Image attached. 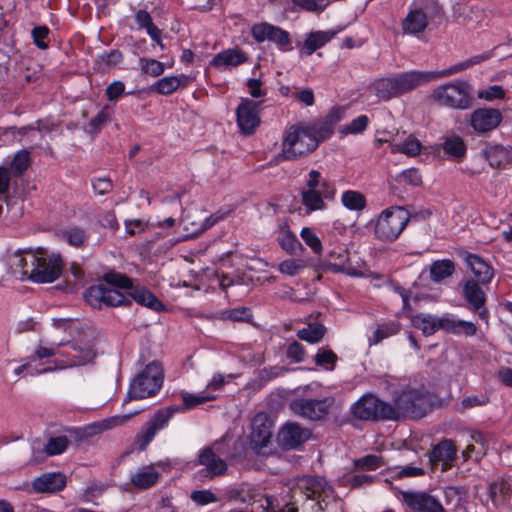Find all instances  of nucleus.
<instances>
[{"mask_svg":"<svg viewBox=\"0 0 512 512\" xmlns=\"http://www.w3.org/2000/svg\"><path fill=\"white\" fill-rule=\"evenodd\" d=\"M447 320V315L436 317L431 314L420 313L412 317L413 327L422 331L423 335H433L437 330H442V323Z\"/></svg>","mask_w":512,"mask_h":512,"instance_id":"obj_29","label":"nucleus"},{"mask_svg":"<svg viewBox=\"0 0 512 512\" xmlns=\"http://www.w3.org/2000/svg\"><path fill=\"white\" fill-rule=\"evenodd\" d=\"M278 242L283 250L291 255H297L302 251L303 247L296 235L290 230H286L278 239Z\"/></svg>","mask_w":512,"mask_h":512,"instance_id":"obj_44","label":"nucleus"},{"mask_svg":"<svg viewBox=\"0 0 512 512\" xmlns=\"http://www.w3.org/2000/svg\"><path fill=\"white\" fill-rule=\"evenodd\" d=\"M98 61L104 63L107 67H115L120 64L124 56L122 52L118 49H113L109 52H105L98 56Z\"/></svg>","mask_w":512,"mask_h":512,"instance_id":"obj_60","label":"nucleus"},{"mask_svg":"<svg viewBox=\"0 0 512 512\" xmlns=\"http://www.w3.org/2000/svg\"><path fill=\"white\" fill-rule=\"evenodd\" d=\"M63 270L59 254H49L45 248H34V282L51 283L57 280Z\"/></svg>","mask_w":512,"mask_h":512,"instance_id":"obj_12","label":"nucleus"},{"mask_svg":"<svg viewBox=\"0 0 512 512\" xmlns=\"http://www.w3.org/2000/svg\"><path fill=\"white\" fill-rule=\"evenodd\" d=\"M300 236L315 254L322 252V243L312 228L304 227L300 232Z\"/></svg>","mask_w":512,"mask_h":512,"instance_id":"obj_52","label":"nucleus"},{"mask_svg":"<svg viewBox=\"0 0 512 512\" xmlns=\"http://www.w3.org/2000/svg\"><path fill=\"white\" fill-rule=\"evenodd\" d=\"M457 458V448L451 439H443L432 447L429 452V463L432 470L441 463V470L448 471Z\"/></svg>","mask_w":512,"mask_h":512,"instance_id":"obj_21","label":"nucleus"},{"mask_svg":"<svg viewBox=\"0 0 512 512\" xmlns=\"http://www.w3.org/2000/svg\"><path fill=\"white\" fill-rule=\"evenodd\" d=\"M129 296L138 304L160 312L165 310L164 304L148 289L135 288L130 289Z\"/></svg>","mask_w":512,"mask_h":512,"instance_id":"obj_33","label":"nucleus"},{"mask_svg":"<svg viewBox=\"0 0 512 512\" xmlns=\"http://www.w3.org/2000/svg\"><path fill=\"white\" fill-rule=\"evenodd\" d=\"M263 101H255L250 98H241L236 109V122L244 135H252L261 123L259 113Z\"/></svg>","mask_w":512,"mask_h":512,"instance_id":"obj_17","label":"nucleus"},{"mask_svg":"<svg viewBox=\"0 0 512 512\" xmlns=\"http://www.w3.org/2000/svg\"><path fill=\"white\" fill-rule=\"evenodd\" d=\"M279 441L286 449H296L311 437V430L296 422L287 423L279 432Z\"/></svg>","mask_w":512,"mask_h":512,"instance_id":"obj_22","label":"nucleus"},{"mask_svg":"<svg viewBox=\"0 0 512 512\" xmlns=\"http://www.w3.org/2000/svg\"><path fill=\"white\" fill-rule=\"evenodd\" d=\"M61 358H57L44 364L34 365V373L43 374L57 369L82 366L91 362L95 358V352L89 345H79L76 343H62L60 348Z\"/></svg>","mask_w":512,"mask_h":512,"instance_id":"obj_8","label":"nucleus"},{"mask_svg":"<svg viewBox=\"0 0 512 512\" xmlns=\"http://www.w3.org/2000/svg\"><path fill=\"white\" fill-rule=\"evenodd\" d=\"M374 477L367 474H357L345 478V485L350 486L352 489L359 488L363 485L371 484Z\"/></svg>","mask_w":512,"mask_h":512,"instance_id":"obj_64","label":"nucleus"},{"mask_svg":"<svg viewBox=\"0 0 512 512\" xmlns=\"http://www.w3.org/2000/svg\"><path fill=\"white\" fill-rule=\"evenodd\" d=\"M342 204L349 210L362 211L367 205L366 197L359 191L347 190L342 194Z\"/></svg>","mask_w":512,"mask_h":512,"instance_id":"obj_40","label":"nucleus"},{"mask_svg":"<svg viewBox=\"0 0 512 512\" xmlns=\"http://www.w3.org/2000/svg\"><path fill=\"white\" fill-rule=\"evenodd\" d=\"M392 408L396 420L421 419L432 409L430 395L423 389L406 388L394 396Z\"/></svg>","mask_w":512,"mask_h":512,"instance_id":"obj_4","label":"nucleus"},{"mask_svg":"<svg viewBox=\"0 0 512 512\" xmlns=\"http://www.w3.org/2000/svg\"><path fill=\"white\" fill-rule=\"evenodd\" d=\"M350 413L354 418L362 421L396 420L392 404L372 393H366L360 397L351 406Z\"/></svg>","mask_w":512,"mask_h":512,"instance_id":"obj_10","label":"nucleus"},{"mask_svg":"<svg viewBox=\"0 0 512 512\" xmlns=\"http://www.w3.org/2000/svg\"><path fill=\"white\" fill-rule=\"evenodd\" d=\"M31 165V154L28 149L18 151L8 167L12 179L20 178Z\"/></svg>","mask_w":512,"mask_h":512,"instance_id":"obj_36","label":"nucleus"},{"mask_svg":"<svg viewBox=\"0 0 512 512\" xmlns=\"http://www.w3.org/2000/svg\"><path fill=\"white\" fill-rule=\"evenodd\" d=\"M221 318L229 319L234 322H249L252 318V313L250 308L239 307L223 311L221 313Z\"/></svg>","mask_w":512,"mask_h":512,"instance_id":"obj_50","label":"nucleus"},{"mask_svg":"<svg viewBox=\"0 0 512 512\" xmlns=\"http://www.w3.org/2000/svg\"><path fill=\"white\" fill-rule=\"evenodd\" d=\"M335 398L327 396L322 399L295 398L290 404V410L301 418L310 421L324 420L330 413Z\"/></svg>","mask_w":512,"mask_h":512,"instance_id":"obj_13","label":"nucleus"},{"mask_svg":"<svg viewBox=\"0 0 512 512\" xmlns=\"http://www.w3.org/2000/svg\"><path fill=\"white\" fill-rule=\"evenodd\" d=\"M190 498L198 505H207L218 501L216 495L210 490H195Z\"/></svg>","mask_w":512,"mask_h":512,"instance_id":"obj_62","label":"nucleus"},{"mask_svg":"<svg viewBox=\"0 0 512 512\" xmlns=\"http://www.w3.org/2000/svg\"><path fill=\"white\" fill-rule=\"evenodd\" d=\"M409 212L400 206L385 209L375 225V236L382 242H394L409 222Z\"/></svg>","mask_w":512,"mask_h":512,"instance_id":"obj_11","label":"nucleus"},{"mask_svg":"<svg viewBox=\"0 0 512 512\" xmlns=\"http://www.w3.org/2000/svg\"><path fill=\"white\" fill-rule=\"evenodd\" d=\"M472 86L463 80L447 83L434 89L432 98L440 105L465 110L473 105Z\"/></svg>","mask_w":512,"mask_h":512,"instance_id":"obj_9","label":"nucleus"},{"mask_svg":"<svg viewBox=\"0 0 512 512\" xmlns=\"http://www.w3.org/2000/svg\"><path fill=\"white\" fill-rule=\"evenodd\" d=\"M436 76L432 71L402 72L376 79L372 83V89L380 100L389 101L434 81Z\"/></svg>","mask_w":512,"mask_h":512,"instance_id":"obj_3","label":"nucleus"},{"mask_svg":"<svg viewBox=\"0 0 512 512\" xmlns=\"http://www.w3.org/2000/svg\"><path fill=\"white\" fill-rule=\"evenodd\" d=\"M272 423L267 414L258 413L252 420L251 442L255 447L263 448L272 437Z\"/></svg>","mask_w":512,"mask_h":512,"instance_id":"obj_23","label":"nucleus"},{"mask_svg":"<svg viewBox=\"0 0 512 512\" xmlns=\"http://www.w3.org/2000/svg\"><path fill=\"white\" fill-rule=\"evenodd\" d=\"M70 444V440L65 435L51 436L44 445L43 452L47 456H56L64 453Z\"/></svg>","mask_w":512,"mask_h":512,"instance_id":"obj_41","label":"nucleus"},{"mask_svg":"<svg viewBox=\"0 0 512 512\" xmlns=\"http://www.w3.org/2000/svg\"><path fill=\"white\" fill-rule=\"evenodd\" d=\"M368 123V117L366 115H360L354 120H352L350 124L341 127L339 132L342 135L362 133L363 131L366 130Z\"/></svg>","mask_w":512,"mask_h":512,"instance_id":"obj_51","label":"nucleus"},{"mask_svg":"<svg viewBox=\"0 0 512 512\" xmlns=\"http://www.w3.org/2000/svg\"><path fill=\"white\" fill-rule=\"evenodd\" d=\"M181 411H183V408L177 405H171L157 410L151 419L146 422L141 432L137 434L135 438V445H137V449L139 451H144L154 439L157 432L168 425L169 420L175 413Z\"/></svg>","mask_w":512,"mask_h":512,"instance_id":"obj_14","label":"nucleus"},{"mask_svg":"<svg viewBox=\"0 0 512 512\" xmlns=\"http://www.w3.org/2000/svg\"><path fill=\"white\" fill-rule=\"evenodd\" d=\"M67 484L65 474L61 472H47L34 479V492L57 493Z\"/></svg>","mask_w":512,"mask_h":512,"instance_id":"obj_25","label":"nucleus"},{"mask_svg":"<svg viewBox=\"0 0 512 512\" xmlns=\"http://www.w3.org/2000/svg\"><path fill=\"white\" fill-rule=\"evenodd\" d=\"M104 283L92 285L87 288L83 297L88 305L94 309L103 307L130 306L132 300L118 289L130 290L133 288L132 280L118 272H108L103 276Z\"/></svg>","mask_w":512,"mask_h":512,"instance_id":"obj_2","label":"nucleus"},{"mask_svg":"<svg viewBox=\"0 0 512 512\" xmlns=\"http://www.w3.org/2000/svg\"><path fill=\"white\" fill-rule=\"evenodd\" d=\"M52 39L53 34L47 26H34V46L41 50H46L49 48Z\"/></svg>","mask_w":512,"mask_h":512,"instance_id":"obj_47","label":"nucleus"},{"mask_svg":"<svg viewBox=\"0 0 512 512\" xmlns=\"http://www.w3.org/2000/svg\"><path fill=\"white\" fill-rule=\"evenodd\" d=\"M292 2L309 12H322L328 5L326 0H292Z\"/></svg>","mask_w":512,"mask_h":512,"instance_id":"obj_59","label":"nucleus"},{"mask_svg":"<svg viewBox=\"0 0 512 512\" xmlns=\"http://www.w3.org/2000/svg\"><path fill=\"white\" fill-rule=\"evenodd\" d=\"M326 334V327L318 322L309 323L306 328L300 329L297 331V337L300 340L309 342V343H318L320 342Z\"/></svg>","mask_w":512,"mask_h":512,"instance_id":"obj_38","label":"nucleus"},{"mask_svg":"<svg viewBox=\"0 0 512 512\" xmlns=\"http://www.w3.org/2000/svg\"><path fill=\"white\" fill-rule=\"evenodd\" d=\"M63 238L74 247H82L87 239V233L80 227H70L63 232Z\"/></svg>","mask_w":512,"mask_h":512,"instance_id":"obj_48","label":"nucleus"},{"mask_svg":"<svg viewBox=\"0 0 512 512\" xmlns=\"http://www.w3.org/2000/svg\"><path fill=\"white\" fill-rule=\"evenodd\" d=\"M401 495L412 512H446L440 501L426 491H401Z\"/></svg>","mask_w":512,"mask_h":512,"instance_id":"obj_19","label":"nucleus"},{"mask_svg":"<svg viewBox=\"0 0 512 512\" xmlns=\"http://www.w3.org/2000/svg\"><path fill=\"white\" fill-rule=\"evenodd\" d=\"M483 156L491 167L505 169L512 163V147L500 144L487 145L483 150Z\"/></svg>","mask_w":512,"mask_h":512,"instance_id":"obj_26","label":"nucleus"},{"mask_svg":"<svg viewBox=\"0 0 512 512\" xmlns=\"http://www.w3.org/2000/svg\"><path fill=\"white\" fill-rule=\"evenodd\" d=\"M443 14L444 10L437 0H420L410 7L401 22L403 34L418 36L430 23L441 20Z\"/></svg>","mask_w":512,"mask_h":512,"instance_id":"obj_6","label":"nucleus"},{"mask_svg":"<svg viewBox=\"0 0 512 512\" xmlns=\"http://www.w3.org/2000/svg\"><path fill=\"white\" fill-rule=\"evenodd\" d=\"M384 464V458L374 454H369L354 460V467L358 470L374 471Z\"/></svg>","mask_w":512,"mask_h":512,"instance_id":"obj_45","label":"nucleus"},{"mask_svg":"<svg viewBox=\"0 0 512 512\" xmlns=\"http://www.w3.org/2000/svg\"><path fill=\"white\" fill-rule=\"evenodd\" d=\"M141 72L158 77L164 72V64L156 59L142 57L139 59Z\"/></svg>","mask_w":512,"mask_h":512,"instance_id":"obj_49","label":"nucleus"},{"mask_svg":"<svg viewBox=\"0 0 512 512\" xmlns=\"http://www.w3.org/2000/svg\"><path fill=\"white\" fill-rule=\"evenodd\" d=\"M328 268L334 273L344 272L345 263L348 261V252L342 247H337L328 253Z\"/></svg>","mask_w":512,"mask_h":512,"instance_id":"obj_43","label":"nucleus"},{"mask_svg":"<svg viewBox=\"0 0 512 512\" xmlns=\"http://www.w3.org/2000/svg\"><path fill=\"white\" fill-rule=\"evenodd\" d=\"M343 114L344 110L336 106L322 118L289 126L284 132L278 158L297 161L308 157L317 150L320 143L333 135L335 126L341 121Z\"/></svg>","mask_w":512,"mask_h":512,"instance_id":"obj_1","label":"nucleus"},{"mask_svg":"<svg viewBox=\"0 0 512 512\" xmlns=\"http://www.w3.org/2000/svg\"><path fill=\"white\" fill-rule=\"evenodd\" d=\"M182 398H183V402H184V407H182L183 411L185 409H191V408L196 407L197 405L203 404L208 401H213L216 399V397L213 395L199 396V395H194V394H189V393H183Z\"/></svg>","mask_w":512,"mask_h":512,"instance_id":"obj_58","label":"nucleus"},{"mask_svg":"<svg viewBox=\"0 0 512 512\" xmlns=\"http://www.w3.org/2000/svg\"><path fill=\"white\" fill-rule=\"evenodd\" d=\"M489 403V397L486 394H479L473 396L464 397L458 407V411L463 413L464 411L478 407L484 406Z\"/></svg>","mask_w":512,"mask_h":512,"instance_id":"obj_53","label":"nucleus"},{"mask_svg":"<svg viewBox=\"0 0 512 512\" xmlns=\"http://www.w3.org/2000/svg\"><path fill=\"white\" fill-rule=\"evenodd\" d=\"M163 379L164 372L161 362L156 360L150 362L131 380L123 404L156 395L163 385Z\"/></svg>","mask_w":512,"mask_h":512,"instance_id":"obj_5","label":"nucleus"},{"mask_svg":"<svg viewBox=\"0 0 512 512\" xmlns=\"http://www.w3.org/2000/svg\"><path fill=\"white\" fill-rule=\"evenodd\" d=\"M399 183L419 186L422 183L421 175L416 168H410L401 172L395 179Z\"/></svg>","mask_w":512,"mask_h":512,"instance_id":"obj_54","label":"nucleus"},{"mask_svg":"<svg viewBox=\"0 0 512 512\" xmlns=\"http://www.w3.org/2000/svg\"><path fill=\"white\" fill-rule=\"evenodd\" d=\"M441 325L443 331L454 335L474 336L478 330L473 322L456 319L450 315H447V320Z\"/></svg>","mask_w":512,"mask_h":512,"instance_id":"obj_32","label":"nucleus"},{"mask_svg":"<svg viewBox=\"0 0 512 512\" xmlns=\"http://www.w3.org/2000/svg\"><path fill=\"white\" fill-rule=\"evenodd\" d=\"M398 151L408 156H417L421 152V143L418 139L410 136L400 145Z\"/></svg>","mask_w":512,"mask_h":512,"instance_id":"obj_61","label":"nucleus"},{"mask_svg":"<svg viewBox=\"0 0 512 512\" xmlns=\"http://www.w3.org/2000/svg\"><path fill=\"white\" fill-rule=\"evenodd\" d=\"M247 55L239 49H227L213 57L210 65L215 68L236 67L247 61Z\"/></svg>","mask_w":512,"mask_h":512,"instance_id":"obj_28","label":"nucleus"},{"mask_svg":"<svg viewBox=\"0 0 512 512\" xmlns=\"http://www.w3.org/2000/svg\"><path fill=\"white\" fill-rule=\"evenodd\" d=\"M160 474L154 469L149 471L138 472L131 476V483L140 489H148L154 486L159 479Z\"/></svg>","mask_w":512,"mask_h":512,"instance_id":"obj_42","label":"nucleus"},{"mask_svg":"<svg viewBox=\"0 0 512 512\" xmlns=\"http://www.w3.org/2000/svg\"><path fill=\"white\" fill-rule=\"evenodd\" d=\"M187 83V77L181 76H168L159 79L151 87V91H155L161 95H169L175 92L179 87L185 86Z\"/></svg>","mask_w":512,"mask_h":512,"instance_id":"obj_35","label":"nucleus"},{"mask_svg":"<svg viewBox=\"0 0 512 512\" xmlns=\"http://www.w3.org/2000/svg\"><path fill=\"white\" fill-rule=\"evenodd\" d=\"M444 153L456 161H461L466 156L467 146L459 135H450L444 138L441 144Z\"/></svg>","mask_w":512,"mask_h":512,"instance_id":"obj_34","label":"nucleus"},{"mask_svg":"<svg viewBox=\"0 0 512 512\" xmlns=\"http://www.w3.org/2000/svg\"><path fill=\"white\" fill-rule=\"evenodd\" d=\"M251 36L257 43L272 42L284 52L293 49L289 32L268 22L254 24L251 27Z\"/></svg>","mask_w":512,"mask_h":512,"instance_id":"obj_16","label":"nucleus"},{"mask_svg":"<svg viewBox=\"0 0 512 512\" xmlns=\"http://www.w3.org/2000/svg\"><path fill=\"white\" fill-rule=\"evenodd\" d=\"M305 267L303 260L299 259H288L284 260L279 264V271L289 276H295L301 269Z\"/></svg>","mask_w":512,"mask_h":512,"instance_id":"obj_56","label":"nucleus"},{"mask_svg":"<svg viewBox=\"0 0 512 512\" xmlns=\"http://www.w3.org/2000/svg\"><path fill=\"white\" fill-rule=\"evenodd\" d=\"M455 272V264L450 259L436 260L430 266V278L439 283L452 276Z\"/></svg>","mask_w":512,"mask_h":512,"instance_id":"obj_37","label":"nucleus"},{"mask_svg":"<svg viewBox=\"0 0 512 512\" xmlns=\"http://www.w3.org/2000/svg\"><path fill=\"white\" fill-rule=\"evenodd\" d=\"M113 120V109L106 104L102 109L84 125V131L92 138L96 137L102 129Z\"/></svg>","mask_w":512,"mask_h":512,"instance_id":"obj_30","label":"nucleus"},{"mask_svg":"<svg viewBox=\"0 0 512 512\" xmlns=\"http://www.w3.org/2000/svg\"><path fill=\"white\" fill-rule=\"evenodd\" d=\"M286 355L289 359H292L296 363H300L304 360L306 351L302 344L297 341H293L289 344Z\"/></svg>","mask_w":512,"mask_h":512,"instance_id":"obj_63","label":"nucleus"},{"mask_svg":"<svg viewBox=\"0 0 512 512\" xmlns=\"http://www.w3.org/2000/svg\"><path fill=\"white\" fill-rule=\"evenodd\" d=\"M306 188L301 192L302 204L309 212L326 208L324 200H333L336 188L333 182L324 179L318 170H311Z\"/></svg>","mask_w":512,"mask_h":512,"instance_id":"obj_7","label":"nucleus"},{"mask_svg":"<svg viewBox=\"0 0 512 512\" xmlns=\"http://www.w3.org/2000/svg\"><path fill=\"white\" fill-rule=\"evenodd\" d=\"M479 99L493 101L495 99H503L505 97V90L500 85L489 86L486 89L479 90L477 93Z\"/></svg>","mask_w":512,"mask_h":512,"instance_id":"obj_57","label":"nucleus"},{"mask_svg":"<svg viewBox=\"0 0 512 512\" xmlns=\"http://www.w3.org/2000/svg\"><path fill=\"white\" fill-rule=\"evenodd\" d=\"M338 31H316L307 34L301 52L306 55H312L317 49L323 47L335 37Z\"/></svg>","mask_w":512,"mask_h":512,"instance_id":"obj_31","label":"nucleus"},{"mask_svg":"<svg viewBox=\"0 0 512 512\" xmlns=\"http://www.w3.org/2000/svg\"><path fill=\"white\" fill-rule=\"evenodd\" d=\"M26 266V259L21 254L16 255L12 264V272L14 276L20 280L32 279V272H28V270L24 269Z\"/></svg>","mask_w":512,"mask_h":512,"instance_id":"obj_55","label":"nucleus"},{"mask_svg":"<svg viewBox=\"0 0 512 512\" xmlns=\"http://www.w3.org/2000/svg\"><path fill=\"white\" fill-rule=\"evenodd\" d=\"M314 360L317 366L332 371L335 368L338 357L331 349L323 347L318 350Z\"/></svg>","mask_w":512,"mask_h":512,"instance_id":"obj_46","label":"nucleus"},{"mask_svg":"<svg viewBox=\"0 0 512 512\" xmlns=\"http://www.w3.org/2000/svg\"><path fill=\"white\" fill-rule=\"evenodd\" d=\"M401 324L397 321H388L378 325L373 336L369 339L370 344H379L384 339L394 336L400 332Z\"/></svg>","mask_w":512,"mask_h":512,"instance_id":"obj_39","label":"nucleus"},{"mask_svg":"<svg viewBox=\"0 0 512 512\" xmlns=\"http://www.w3.org/2000/svg\"><path fill=\"white\" fill-rule=\"evenodd\" d=\"M464 260L473 274V277L468 280H477L483 285H487L491 282L494 276V270L483 258L477 254L466 253Z\"/></svg>","mask_w":512,"mask_h":512,"instance_id":"obj_24","label":"nucleus"},{"mask_svg":"<svg viewBox=\"0 0 512 512\" xmlns=\"http://www.w3.org/2000/svg\"><path fill=\"white\" fill-rule=\"evenodd\" d=\"M296 486L303 494L306 495L307 499L315 500L322 498L319 500L321 510L324 509L321 504L325 501L324 498L330 497L335 492L333 486H331L324 477L317 475L303 476L298 479Z\"/></svg>","mask_w":512,"mask_h":512,"instance_id":"obj_18","label":"nucleus"},{"mask_svg":"<svg viewBox=\"0 0 512 512\" xmlns=\"http://www.w3.org/2000/svg\"><path fill=\"white\" fill-rule=\"evenodd\" d=\"M482 285L477 280L463 279L460 283L461 295L467 303L466 307L477 313L479 318L488 324L490 313L486 308L487 297Z\"/></svg>","mask_w":512,"mask_h":512,"instance_id":"obj_15","label":"nucleus"},{"mask_svg":"<svg viewBox=\"0 0 512 512\" xmlns=\"http://www.w3.org/2000/svg\"><path fill=\"white\" fill-rule=\"evenodd\" d=\"M503 115L496 108H478L470 115V125L478 134H486L496 129L502 122Z\"/></svg>","mask_w":512,"mask_h":512,"instance_id":"obj_20","label":"nucleus"},{"mask_svg":"<svg viewBox=\"0 0 512 512\" xmlns=\"http://www.w3.org/2000/svg\"><path fill=\"white\" fill-rule=\"evenodd\" d=\"M198 464L205 466L211 477L225 474L227 470L226 462L215 454L211 447L203 448L198 456Z\"/></svg>","mask_w":512,"mask_h":512,"instance_id":"obj_27","label":"nucleus"}]
</instances>
